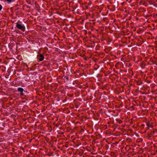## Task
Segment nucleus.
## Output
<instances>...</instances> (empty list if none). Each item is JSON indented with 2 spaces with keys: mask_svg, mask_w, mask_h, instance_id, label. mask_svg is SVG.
<instances>
[{
  "mask_svg": "<svg viewBox=\"0 0 157 157\" xmlns=\"http://www.w3.org/2000/svg\"><path fill=\"white\" fill-rule=\"evenodd\" d=\"M16 27L22 31L24 32L25 30V27L23 25H21L17 22L16 23Z\"/></svg>",
  "mask_w": 157,
  "mask_h": 157,
  "instance_id": "f257e3e1",
  "label": "nucleus"
},
{
  "mask_svg": "<svg viewBox=\"0 0 157 157\" xmlns=\"http://www.w3.org/2000/svg\"><path fill=\"white\" fill-rule=\"evenodd\" d=\"M37 58L39 61H43L44 58V55L41 54H38Z\"/></svg>",
  "mask_w": 157,
  "mask_h": 157,
  "instance_id": "f03ea898",
  "label": "nucleus"
},
{
  "mask_svg": "<svg viewBox=\"0 0 157 157\" xmlns=\"http://www.w3.org/2000/svg\"><path fill=\"white\" fill-rule=\"evenodd\" d=\"M17 90L18 91L21 92L20 93L21 95H24V94L23 93L24 89L23 88L21 87H18L17 88Z\"/></svg>",
  "mask_w": 157,
  "mask_h": 157,
  "instance_id": "7ed1b4c3",
  "label": "nucleus"
},
{
  "mask_svg": "<svg viewBox=\"0 0 157 157\" xmlns=\"http://www.w3.org/2000/svg\"><path fill=\"white\" fill-rule=\"evenodd\" d=\"M13 0H6V1L8 2V3H10L12 2Z\"/></svg>",
  "mask_w": 157,
  "mask_h": 157,
  "instance_id": "20e7f679",
  "label": "nucleus"
},
{
  "mask_svg": "<svg viewBox=\"0 0 157 157\" xmlns=\"http://www.w3.org/2000/svg\"><path fill=\"white\" fill-rule=\"evenodd\" d=\"M3 8V7L0 4V11Z\"/></svg>",
  "mask_w": 157,
  "mask_h": 157,
  "instance_id": "39448f33",
  "label": "nucleus"
},
{
  "mask_svg": "<svg viewBox=\"0 0 157 157\" xmlns=\"http://www.w3.org/2000/svg\"><path fill=\"white\" fill-rule=\"evenodd\" d=\"M146 125H147L148 127H149V126H151V125L150 124H149V123H147V124H146Z\"/></svg>",
  "mask_w": 157,
  "mask_h": 157,
  "instance_id": "423d86ee",
  "label": "nucleus"
},
{
  "mask_svg": "<svg viewBox=\"0 0 157 157\" xmlns=\"http://www.w3.org/2000/svg\"><path fill=\"white\" fill-rule=\"evenodd\" d=\"M151 16H152V15H146V17H151Z\"/></svg>",
  "mask_w": 157,
  "mask_h": 157,
  "instance_id": "0eeeda50",
  "label": "nucleus"
},
{
  "mask_svg": "<svg viewBox=\"0 0 157 157\" xmlns=\"http://www.w3.org/2000/svg\"><path fill=\"white\" fill-rule=\"evenodd\" d=\"M138 84H139V85H140V84H139V83H138Z\"/></svg>",
  "mask_w": 157,
  "mask_h": 157,
  "instance_id": "6e6552de",
  "label": "nucleus"
},
{
  "mask_svg": "<svg viewBox=\"0 0 157 157\" xmlns=\"http://www.w3.org/2000/svg\"><path fill=\"white\" fill-rule=\"evenodd\" d=\"M138 84H139V85H140V84H139V83H138Z\"/></svg>",
  "mask_w": 157,
  "mask_h": 157,
  "instance_id": "1a4fd4ad",
  "label": "nucleus"
}]
</instances>
